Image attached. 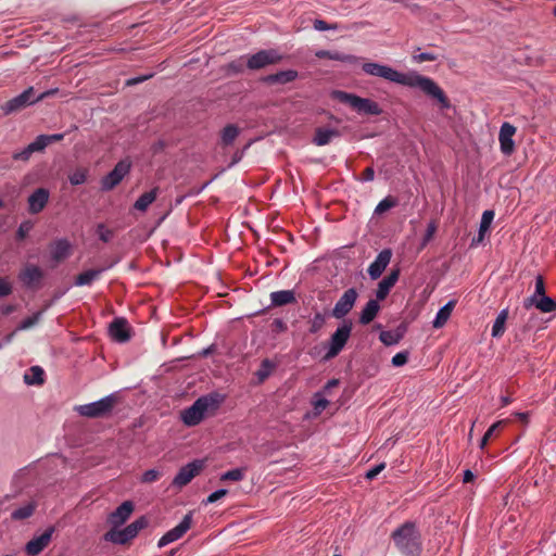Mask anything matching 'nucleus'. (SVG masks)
<instances>
[{
  "mask_svg": "<svg viewBox=\"0 0 556 556\" xmlns=\"http://www.w3.org/2000/svg\"><path fill=\"white\" fill-rule=\"evenodd\" d=\"M523 306L526 308L535 306L542 313H551L556 309V301L546 294L540 298H535V294H532L523 301Z\"/></svg>",
  "mask_w": 556,
  "mask_h": 556,
  "instance_id": "nucleus-21",
  "label": "nucleus"
},
{
  "mask_svg": "<svg viewBox=\"0 0 556 556\" xmlns=\"http://www.w3.org/2000/svg\"><path fill=\"white\" fill-rule=\"evenodd\" d=\"M41 151H43L41 142L39 143L38 139L36 138L33 142H30L28 146H26L23 150L13 153L12 157L16 161H28L33 153L41 152Z\"/></svg>",
  "mask_w": 556,
  "mask_h": 556,
  "instance_id": "nucleus-32",
  "label": "nucleus"
},
{
  "mask_svg": "<svg viewBox=\"0 0 556 556\" xmlns=\"http://www.w3.org/2000/svg\"><path fill=\"white\" fill-rule=\"evenodd\" d=\"M103 271L104 268L85 270L76 276L74 285L77 287L90 286L94 280H97L101 276Z\"/></svg>",
  "mask_w": 556,
  "mask_h": 556,
  "instance_id": "nucleus-30",
  "label": "nucleus"
},
{
  "mask_svg": "<svg viewBox=\"0 0 556 556\" xmlns=\"http://www.w3.org/2000/svg\"><path fill=\"white\" fill-rule=\"evenodd\" d=\"M97 233L99 239L103 242H109L113 238V231L109 229L104 224L97 226Z\"/></svg>",
  "mask_w": 556,
  "mask_h": 556,
  "instance_id": "nucleus-47",
  "label": "nucleus"
},
{
  "mask_svg": "<svg viewBox=\"0 0 556 556\" xmlns=\"http://www.w3.org/2000/svg\"><path fill=\"white\" fill-rule=\"evenodd\" d=\"M36 509V503L35 502H29L16 509H14L12 513H11V518L13 520H24V519H27L29 518L34 511Z\"/></svg>",
  "mask_w": 556,
  "mask_h": 556,
  "instance_id": "nucleus-35",
  "label": "nucleus"
},
{
  "mask_svg": "<svg viewBox=\"0 0 556 556\" xmlns=\"http://www.w3.org/2000/svg\"><path fill=\"white\" fill-rule=\"evenodd\" d=\"M227 490L226 489H218L216 491H214L213 493H211L207 498L204 501L205 504H212V503H215L217 502L219 498L224 497L226 494H227Z\"/></svg>",
  "mask_w": 556,
  "mask_h": 556,
  "instance_id": "nucleus-52",
  "label": "nucleus"
},
{
  "mask_svg": "<svg viewBox=\"0 0 556 556\" xmlns=\"http://www.w3.org/2000/svg\"><path fill=\"white\" fill-rule=\"evenodd\" d=\"M380 309L379 300L370 299L359 313V324L368 325L371 323Z\"/></svg>",
  "mask_w": 556,
  "mask_h": 556,
  "instance_id": "nucleus-24",
  "label": "nucleus"
},
{
  "mask_svg": "<svg viewBox=\"0 0 556 556\" xmlns=\"http://www.w3.org/2000/svg\"><path fill=\"white\" fill-rule=\"evenodd\" d=\"M64 134H52V135H39L37 136V139L39 143L41 142L42 150L46 149L47 146L50 143L61 141L64 138Z\"/></svg>",
  "mask_w": 556,
  "mask_h": 556,
  "instance_id": "nucleus-43",
  "label": "nucleus"
},
{
  "mask_svg": "<svg viewBox=\"0 0 556 556\" xmlns=\"http://www.w3.org/2000/svg\"><path fill=\"white\" fill-rule=\"evenodd\" d=\"M42 312H36L31 316L26 317L21 321L17 329L18 330H26L35 326L41 318Z\"/></svg>",
  "mask_w": 556,
  "mask_h": 556,
  "instance_id": "nucleus-42",
  "label": "nucleus"
},
{
  "mask_svg": "<svg viewBox=\"0 0 556 556\" xmlns=\"http://www.w3.org/2000/svg\"><path fill=\"white\" fill-rule=\"evenodd\" d=\"M134 510L135 504L131 501H125L109 514L106 521L111 529L103 534V540L105 542L125 545L134 540L141 530L149 526V519L146 516H140L131 523L121 529V527L130 518Z\"/></svg>",
  "mask_w": 556,
  "mask_h": 556,
  "instance_id": "nucleus-2",
  "label": "nucleus"
},
{
  "mask_svg": "<svg viewBox=\"0 0 556 556\" xmlns=\"http://www.w3.org/2000/svg\"><path fill=\"white\" fill-rule=\"evenodd\" d=\"M239 132L240 130L238 126L233 124H228L227 126H225L220 135L222 144L225 147L232 144L236 138L238 137Z\"/></svg>",
  "mask_w": 556,
  "mask_h": 556,
  "instance_id": "nucleus-36",
  "label": "nucleus"
},
{
  "mask_svg": "<svg viewBox=\"0 0 556 556\" xmlns=\"http://www.w3.org/2000/svg\"><path fill=\"white\" fill-rule=\"evenodd\" d=\"M338 137H340L339 130L333 128L318 127L315 130V136L312 142L316 146L321 147L328 144L333 138Z\"/></svg>",
  "mask_w": 556,
  "mask_h": 556,
  "instance_id": "nucleus-27",
  "label": "nucleus"
},
{
  "mask_svg": "<svg viewBox=\"0 0 556 556\" xmlns=\"http://www.w3.org/2000/svg\"><path fill=\"white\" fill-rule=\"evenodd\" d=\"M318 59H328L333 61H340L344 63H357L359 58L353 54H345L339 51L319 50L315 53Z\"/></svg>",
  "mask_w": 556,
  "mask_h": 556,
  "instance_id": "nucleus-25",
  "label": "nucleus"
},
{
  "mask_svg": "<svg viewBox=\"0 0 556 556\" xmlns=\"http://www.w3.org/2000/svg\"><path fill=\"white\" fill-rule=\"evenodd\" d=\"M223 399L218 394H208L200 396L191 406L181 412V420L188 427L199 425L210 410L219 407Z\"/></svg>",
  "mask_w": 556,
  "mask_h": 556,
  "instance_id": "nucleus-4",
  "label": "nucleus"
},
{
  "mask_svg": "<svg viewBox=\"0 0 556 556\" xmlns=\"http://www.w3.org/2000/svg\"><path fill=\"white\" fill-rule=\"evenodd\" d=\"M475 478H476V475L470 469H466L463 473V482L464 483L471 482L475 480Z\"/></svg>",
  "mask_w": 556,
  "mask_h": 556,
  "instance_id": "nucleus-61",
  "label": "nucleus"
},
{
  "mask_svg": "<svg viewBox=\"0 0 556 556\" xmlns=\"http://www.w3.org/2000/svg\"><path fill=\"white\" fill-rule=\"evenodd\" d=\"M361 182H369L375 179V169L371 166H368L365 168L363 176L359 178H356Z\"/></svg>",
  "mask_w": 556,
  "mask_h": 556,
  "instance_id": "nucleus-56",
  "label": "nucleus"
},
{
  "mask_svg": "<svg viewBox=\"0 0 556 556\" xmlns=\"http://www.w3.org/2000/svg\"><path fill=\"white\" fill-rule=\"evenodd\" d=\"M54 527L47 528L40 535L34 536L25 546V551L30 556L40 554L51 542Z\"/></svg>",
  "mask_w": 556,
  "mask_h": 556,
  "instance_id": "nucleus-15",
  "label": "nucleus"
},
{
  "mask_svg": "<svg viewBox=\"0 0 556 556\" xmlns=\"http://www.w3.org/2000/svg\"><path fill=\"white\" fill-rule=\"evenodd\" d=\"M12 293V285L8 278H0V296H7Z\"/></svg>",
  "mask_w": 556,
  "mask_h": 556,
  "instance_id": "nucleus-53",
  "label": "nucleus"
},
{
  "mask_svg": "<svg viewBox=\"0 0 556 556\" xmlns=\"http://www.w3.org/2000/svg\"><path fill=\"white\" fill-rule=\"evenodd\" d=\"M392 257L391 249H383L378 253L375 261L368 267V275L370 279H378L390 264Z\"/></svg>",
  "mask_w": 556,
  "mask_h": 556,
  "instance_id": "nucleus-17",
  "label": "nucleus"
},
{
  "mask_svg": "<svg viewBox=\"0 0 556 556\" xmlns=\"http://www.w3.org/2000/svg\"><path fill=\"white\" fill-rule=\"evenodd\" d=\"M362 70L369 76L380 77L409 88H418L429 98L437 100L441 109L451 108V102L443 89L432 78L420 75L415 71L402 73L391 66L376 62L363 63Z\"/></svg>",
  "mask_w": 556,
  "mask_h": 556,
  "instance_id": "nucleus-1",
  "label": "nucleus"
},
{
  "mask_svg": "<svg viewBox=\"0 0 556 556\" xmlns=\"http://www.w3.org/2000/svg\"><path fill=\"white\" fill-rule=\"evenodd\" d=\"M73 245L66 238L56 239L50 244V257L54 264H59L70 257Z\"/></svg>",
  "mask_w": 556,
  "mask_h": 556,
  "instance_id": "nucleus-16",
  "label": "nucleus"
},
{
  "mask_svg": "<svg viewBox=\"0 0 556 556\" xmlns=\"http://www.w3.org/2000/svg\"><path fill=\"white\" fill-rule=\"evenodd\" d=\"M159 188H153L148 192L141 194L134 203V208L140 212H146L148 207L155 201Z\"/></svg>",
  "mask_w": 556,
  "mask_h": 556,
  "instance_id": "nucleus-31",
  "label": "nucleus"
},
{
  "mask_svg": "<svg viewBox=\"0 0 556 556\" xmlns=\"http://www.w3.org/2000/svg\"><path fill=\"white\" fill-rule=\"evenodd\" d=\"M339 383V380L338 379H331L327 382V384L325 386L326 389H330L332 387H336L337 384Z\"/></svg>",
  "mask_w": 556,
  "mask_h": 556,
  "instance_id": "nucleus-64",
  "label": "nucleus"
},
{
  "mask_svg": "<svg viewBox=\"0 0 556 556\" xmlns=\"http://www.w3.org/2000/svg\"><path fill=\"white\" fill-rule=\"evenodd\" d=\"M87 169L85 168H79V169H76L74 173H72L70 176H68V180L73 185V186H79V185H83L86 182L87 180Z\"/></svg>",
  "mask_w": 556,
  "mask_h": 556,
  "instance_id": "nucleus-40",
  "label": "nucleus"
},
{
  "mask_svg": "<svg viewBox=\"0 0 556 556\" xmlns=\"http://www.w3.org/2000/svg\"><path fill=\"white\" fill-rule=\"evenodd\" d=\"M203 465V460L195 459L182 466L174 477L172 484L176 488H182L187 485L197 475L200 473Z\"/></svg>",
  "mask_w": 556,
  "mask_h": 556,
  "instance_id": "nucleus-12",
  "label": "nucleus"
},
{
  "mask_svg": "<svg viewBox=\"0 0 556 556\" xmlns=\"http://www.w3.org/2000/svg\"><path fill=\"white\" fill-rule=\"evenodd\" d=\"M395 546L404 556H420L421 535L415 522L406 521L392 532Z\"/></svg>",
  "mask_w": 556,
  "mask_h": 556,
  "instance_id": "nucleus-3",
  "label": "nucleus"
},
{
  "mask_svg": "<svg viewBox=\"0 0 556 556\" xmlns=\"http://www.w3.org/2000/svg\"><path fill=\"white\" fill-rule=\"evenodd\" d=\"M109 333L118 343H125L131 338L129 324L124 317L113 319L109 327Z\"/></svg>",
  "mask_w": 556,
  "mask_h": 556,
  "instance_id": "nucleus-14",
  "label": "nucleus"
},
{
  "mask_svg": "<svg viewBox=\"0 0 556 556\" xmlns=\"http://www.w3.org/2000/svg\"><path fill=\"white\" fill-rule=\"evenodd\" d=\"M295 302L296 298L293 290H279L270 293L271 306H283Z\"/></svg>",
  "mask_w": 556,
  "mask_h": 556,
  "instance_id": "nucleus-26",
  "label": "nucleus"
},
{
  "mask_svg": "<svg viewBox=\"0 0 556 556\" xmlns=\"http://www.w3.org/2000/svg\"><path fill=\"white\" fill-rule=\"evenodd\" d=\"M507 317H508V309L507 308H504L502 309L495 320H494V324L492 326V337L494 338H500L503 336L504 331H505V323L507 320Z\"/></svg>",
  "mask_w": 556,
  "mask_h": 556,
  "instance_id": "nucleus-34",
  "label": "nucleus"
},
{
  "mask_svg": "<svg viewBox=\"0 0 556 556\" xmlns=\"http://www.w3.org/2000/svg\"><path fill=\"white\" fill-rule=\"evenodd\" d=\"M282 59L283 56L275 49L260 50L248 58L247 66L250 70H261L267 65L279 63Z\"/></svg>",
  "mask_w": 556,
  "mask_h": 556,
  "instance_id": "nucleus-8",
  "label": "nucleus"
},
{
  "mask_svg": "<svg viewBox=\"0 0 556 556\" xmlns=\"http://www.w3.org/2000/svg\"><path fill=\"white\" fill-rule=\"evenodd\" d=\"M313 26H314V29H316L318 31L338 30L339 29V25L337 23L328 24L324 20H315Z\"/></svg>",
  "mask_w": 556,
  "mask_h": 556,
  "instance_id": "nucleus-46",
  "label": "nucleus"
},
{
  "mask_svg": "<svg viewBox=\"0 0 556 556\" xmlns=\"http://www.w3.org/2000/svg\"><path fill=\"white\" fill-rule=\"evenodd\" d=\"M34 103H37L35 99L34 88L29 87L22 93L7 101L2 105V111L4 114L8 115Z\"/></svg>",
  "mask_w": 556,
  "mask_h": 556,
  "instance_id": "nucleus-13",
  "label": "nucleus"
},
{
  "mask_svg": "<svg viewBox=\"0 0 556 556\" xmlns=\"http://www.w3.org/2000/svg\"><path fill=\"white\" fill-rule=\"evenodd\" d=\"M24 381L28 386L42 384L45 371L40 366H31L28 374H25Z\"/></svg>",
  "mask_w": 556,
  "mask_h": 556,
  "instance_id": "nucleus-33",
  "label": "nucleus"
},
{
  "mask_svg": "<svg viewBox=\"0 0 556 556\" xmlns=\"http://www.w3.org/2000/svg\"><path fill=\"white\" fill-rule=\"evenodd\" d=\"M455 307V301L450 300L447 303H445L437 313L432 326L434 328H441L443 327L446 321L450 319L453 308Z\"/></svg>",
  "mask_w": 556,
  "mask_h": 556,
  "instance_id": "nucleus-29",
  "label": "nucleus"
},
{
  "mask_svg": "<svg viewBox=\"0 0 556 556\" xmlns=\"http://www.w3.org/2000/svg\"><path fill=\"white\" fill-rule=\"evenodd\" d=\"M504 424L503 420L494 422L484 433L486 438H491L492 434L496 431L497 428H500Z\"/></svg>",
  "mask_w": 556,
  "mask_h": 556,
  "instance_id": "nucleus-60",
  "label": "nucleus"
},
{
  "mask_svg": "<svg viewBox=\"0 0 556 556\" xmlns=\"http://www.w3.org/2000/svg\"><path fill=\"white\" fill-rule=\"evenodd\" d=\"M244 476H245V469L244 468H233L231 470H228V471L224 472L220 476V480L222 481H226V480H229V481H241V480L244 479Z\"/></svg>",
  "mask_w": 556,
  "mask_h": 556,
  "instance_id": "nucleus-38",
  "label": "nucleus"
},
{
  "mask_svg": "<svg viewBox=\"0 0 556 556\" xmlns=\"http://www.w3.org/2000/svg\"><path fill=\"white\" fill-rule=\"evenodd\" d=\"M353 323L350 319H343V321L337 327L336 331L330 336L327 343V351L324 359L328 361L338 356L346 345L351 333Z\"/></svg>",
  "mask_w": 556,
  "mask_h": 556,
  "instance_id": "nucleus-6",
  "label": "nucleus"
},
{
  "mask_svg": "<svg viewBox=\"0 0 556 556\" xmlns=\"http://www.w3.org/2000/svg\"><path fill=\"white\" fill-rule=\"evenodd\" d=\"M191 525H192V513L190 511L184 516L181 521L176 527H174L173 529H170L169 531H167L165 534H163L160 538V540L157 541V547L162 548V547L168 545L169 543H173V542L179 540L180 538H182L187 533V531L191 528Z\"/></svg>",
  "mask_w": 556,
  "mask_h": 556,
  "instance_id": "nucleus-9",
  "label": "nucleus"
},
{
  "mask_svg": "<svg viewBox=\"0 0 556 556\" xmlns=\"http://www.w3.org/2000/svg\"><path fill=\"white\" fill-rule=\"evenodd\" d=\"M438 55L432 52H421L413 56V61L416 63L435 61Z\"/></svg>",
  "mask_w": 556,
  "mask_h": 556,
  "instance_id": "nucleus-51",
  "label": "nucleus"
},
{
  "mask_svg": "<svg viewBox=\"0 0 556 556\" xmlns=\"http://www.w3.org/2000/svg\"><path fill=\"white\" fill-rule=\"evenodd\" d=\"M493 218H494L493 211L486 210L482 213L480 226H479V230H478V236L472 239L471 245H477L480 242H482V240L484 238V233L489 230L491 223L493 222Z\"/></svg>",
  "mask_w": 556,
  "mask_h": 556,
  "instance_id": "nucleus-28",
  "label": "nucleus"
},
{
  "mask_svg": "<svg viewBox=\"0 0 556 556\" xmlns=\"http://www.w3.org/2000/svg\"><path fill=\"white\" fill-rule=\"evenodd\" d=\"M379 339L384 345L391 346L400 342L402 333L392 330H383L380 332Z\"/></svg>",
  "mask_w": 556,
  "mask_h": 556,
  "instance_id": "nucleus-37",
  "label": "nucleus"
},
{
  "mask_svg": "<svg viewBox=\"0 0 556 556\" xmlns=\"http://www.w3.org/2000/svg\"><path fill=\"white\" fill-rule=\"evenodd\" d=\"M129 170L130 163L125 160L119 161L114 168L101 179V189L103 191L112 190L123 180Z\"/></svg>",
  "mask_w": 556,
  "mask_h": 556,
  "instance_id": "nucleus-10",
  "label": "nucleus"
},
{
  "mask_svg": "<svg viewBox=\"0 0 556 556\" xmlns=\"http://www.w3.org/2000/svg\"><path fill=\"white\" fill-rule=\"evenodd\" d=\"M384 467H386L384 463H380V464L374 466L365 473L366 479L372 480L384 469Z\"/></svg>",
  "mask_w": 556,
  "mask_h": 556,
  "instance_id": "nucleus-54",
  "label": "nucleus"
},
{
  "mask_svg": "<svg viewBox=\"0 0 556 556\" xmlns=\"http://www.w3.org/2000/svg\"><path fill=\"white\" fill-rule=\"evenodd\" d=\"M271 367L273 364L269 359H264L262 362L261 368L256 372L260 381H264L269 376Z\"/></svg>",
  "mask_w": 556,
  "mask_h": 556,
  "instance_id": "nucleus-48",
  "label": "nucleus"
},
{
  "mask_svg": "<svg viewBox=\"0 0 556 556\" xmlns=\"http://www.w3.org/2000/svg\"><path fill=\"white\" fill-rule=\"evenodd\" d=\"M535 298L545 295V285L542 276L535 278Z\"/></svg>",
  "mask_w": 556,
  "mask_h": 556,
  "instance_id": "nucleus-55",
  "label": "nucleus"
},
{
  "mask_svg": "<svg viewBox=\"0 0 556 556\" xmlns=\"http://www.w3.org/2000/svg\"><path fill=\"white\" fill-rule=\"evenodd\" d=\"M516 132V127L507 122L503 123L500 129L498 140L501 151L505 155H510L514 152L515 142L513 136Z\"/></svg>",
  "mask_w": 556,
  "mask_h": 556,
  "instance_id": "nucleus-18",
  "label": "nucleus"
},
{
  "mask_svg": "<svg viewBox=\"0 0 556 556\" xmlns=\"http://www.w3.org/2000/svg\"><path fill=\"white\" fill-rule=\"evenodd\" d=\"M56 92H58V89H56V88H54V89H50V90H47V91H45V92L40 93L39 96L35 97L36 102H39V101L43 100L45 98H47V97H49V96H52V94H54V93H56Z\"/></svg>",
  "mask_w": 556,
  "mask_h": 556,
  "instance_id": "nucleus-62",
  "label": "nucleus"
},
{
  "mask_svg": "<svg viewBox=\"0 0 556 556\" xmlns=\"http://www.w3.org/2000/svg\"><path fill=\"white\" fill-rule=\"evenodd\" d=\"M116 402V397L114 394H109L98 401L78 405L75 407V410L83 417L87 418H101L109 415Z\"/></svg>",
  "mask_w": 556,
  "mask_h": 556,
  "instance_id": "nucleus-7",
  "label": "nucleus"
},
{
  "mask_svg": "<svg viewBox=\"0 0 556 556\" xmlns=\"http://www.w3.org/2000/svg\"><path fill=\"white\" fill-rule=\"evenodd\" d=\"M434 231H435V225H434V223H430L428 225L426 233H425L424 243L428 242L433 237Z\"/></svg>",
  "mask_w": 556,
  "mask_h": 556,
  "instance_id": "nucleus-59",
  "label": "nucleus"
},
{
  "mask_svg": "<svg viewBox=\"0 0 556 556\" xmlns=\"http://www.w3.org/2000/svg\"><path fill=\"white\" fill-rule=\"evenodd\" d=\"M271 326L277 332H285L288 329L287 324L281 318L274 319Z\"/></svg>",
  "mask_w": 556,
  "mask_h": 556,
  "instance_id": "nucleus-58",
  "label": "nucleus"
},
{
  "mask_svg": "<svg viewBox=\"0 0 556 556\" xmlns=\"http://www.w3.org/2000/svg\"><path fill=\"white\" fill-rule=\"evenodd\" d=\"M328 404L329 401L320 392L315 393L313 406L316 414H320L323 410H325Z\"/></svg>",
  "mask_w": 556,
  "mask_h": 556,
  "instance_id": "nucleus-44",
  "label": "nucleus"
},
{
  "mask_svg": "<svg viewBox=\"0 0 556 556\" xmlns=\"http://www.w3.org/2000/svg\"><path fill=\"white\" fill-rule=\"evenodd\" d=\"M515 416L522 421L523 424H528L529 421V413L522 412V413H515Z\"/></svg>",
  "mask_w": 556,
  "mask_h": 556,
  "instance_id": "nucleus-63",
  "label": "nucleus"
},
{
  "mask_svg": "<svg viewBox=\"0 0 556 556\" xmlns=\"http://www.w3.org/2000/svg\"><path fill=\"white\" fill-rule=\"evenodd\" d=\"M408 352L407 351H404V352H399L396 353L393 357H392V365L394 367H401V366H404L407 361H408Z\"/></svg>",
  "mask_w": 556,
  "mask_h": 556,
  "instance_id": "nucleus-50",
  "label": "nucleus"
},
{
  "mask_svg": "<svg viewBox=\"0 0 556 556\" xmlns=\"http://www.w3.org/2000/svg\"><path fill=\"white\" fill-rule=\"evenodd\" d=\"M357 296L358 293L355 288L345 290L340 299L336 302L331 311V315L337 319L344 318L354 307Z\"/></svg>",
  "mask_w": 556,
  "mask_h": 556,
  "instance_id": "nucleus-11",
  "label": "nucleus"
},
{
  "mask_svg": "<svg viewBox=\"0 0 556 556\" xmlns=\"http://www.w3.org/2000/svg\"><path fill=\"white\" fill-rule=\"evenodd\" d=\"M299 77V73L295 70L279 71L275 74L267 75L264 77V81L267 84H280L285 85L295 80Z\"/></svg>",
  "mask_w": 556,
  "mask_h": 556,
  "instance_id": "nucleus-23",
  "label": "nucleus"
},
{
  "mask_svg": "<svg viewBox=\"0 0 556 556\" xmlns=\"http://www.w3.org/2000/svg\"><path fill=\"white\" fill-rule=\"evenodd\" d=\"M396 204H397L396 199L388 195L378 203V205L375 208V213H377V214L383 213V212L396 206Z\"/></svg>",
  "mask_w": 556,
  "mask_h": 556,
  "instance_id": "nucleus-41",
  "label": "nucleus"
},
{
  "mask_svg": "<svg viewBox=\"0 0 556 556\" xmlns=\"http://www.w3.org/2000/svg\"><path fill=\"white\" fill-rule=\"evenodd\" d=\"M326 318L325 315L321 313H315L314 316L311 318L309 324V333L314 334L317 333L321 328L325 326Z\"/></svg>",
  "mask_w": 556,
  "mask_h": 556,
  "instance_id": "nucleus-39",
  "label": "nucleus"
},
{
  "mask_svg": "<svg viewBox=\"0 0 556 556\" xmlns=\"http://www.w3.org/2000/svg\"><path fill=\"white\" fill-rule=\"evenodd\" d=\"M153 75H154L153 73H150L147 75L132 77V78L128 79L126 84H127V86L138 85V84L143 83V81L148 80L149 78L153 77Z\"/></svg>",
  "mask_w": 556,
  "mask_h": 556,
  "instance_id": "nucleus-57",
  "label": "nucleus"
},
{
  "mask_svg": "<svg viewBox=\"0 0 556 556\" xmlns=\"http://www.w3.org/2000/svg\"><path fill=\"white\" fill-rule=\"evenodd\" d=\"M400 277V268L392 269L388 276L382 278L376 289V299L383 301L390 293L391 289L395 286Z\"/></svg>",
  "mask_w": 556,
  "mask_h": 556,
  "instance_id": "nucleus-20",
  "label": "nucleus"
},
{
  "mask_svg": "<svg viewBox=\"0 0 556 556\" xmlns=\"http://www.w3.org/2000/svg\"><path fill=\"white\" fill-rule=\"evenodd\" d=\"M332 97L333 99L340 101L341 103L350 105L358 113H364L372 116H378L382 113V109L380 108V105L368 98H361L354 93L341 90L333 91Z\"/></svg>",
  "mask_w": 556,
  "mask_h": 556,
  "instance_id": "nucleus-5",
  "label": "nucleus"
},
{
  "mask_svg": "<svg viewBox=\"0 0 556 556\" xmlns=\"http://www.w3.org/2000/svg\"><path fill=\"white\" fill-rule=\"evenodd\" d=\"M50 192L46 188L36 189L27 200L28 211L30 214L40 213L49 201Z\"/></svg>",
  "mask_w": 556,
  "mask_h": 556,
  "instance_id": "nucleus-19",
  "label": "nucleus"
},
{
  "mask_svg": "<svg viewBox=\"0 0 556 556\" xmlns=\"http://www.w3.org/2000/svg\"><path fill=\"white\" fill-rule=\"evenodd\" d=\"M33 226L34 225L30 220L22 222L16 231V239L20 241L24 240L29 233V231L33 229Z\"/></svg>",
  "mask_w": 556,
  "mask_h": 556,
  "instance_id": "nucleus-45",
  "label": "nucleus"
},
{
  "mask_svg": "<svg viewBox=\"0 0 556 556\" xmlns=\"http://www.w3.org/2000/svg\"><path fill=\"white\" fill-rule=\"evenodd\" d=\"M43 277L42 270L36 265H28L20 274V279L26 287H33L38 283Z\"/></svg>",
  "mask_w": 556,
  "mask_h": 556,
  "instance_id": "nucleus-22",
  "label": "nucleus"
},
{
  "mask_svg": "<svg viewBox=\"0 0 556 556\" xmlns=\"http://www.w3.org/2000/svg\"><path fill=\"white\" fill-rule=\"evenodd\" d=\"M161 473L156 469H149L144 471L140 478L142 483H152L160 478Z\"/></svg>",
  "mask_w": 556,
  "mask_h": 556,
  "instance_id": "nucleus-49",
  "label": "nucleus"
}]
</instances>
